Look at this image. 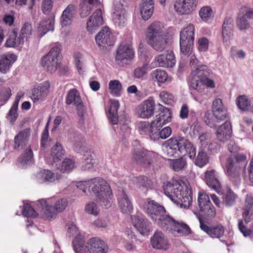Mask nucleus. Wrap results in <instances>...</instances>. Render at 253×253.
<instances>
[{
    "label": "nucleus",
    "instance_id": "nucleus-1",
    "mask_svg": "<svg viewBox=\"0 0 253 253\" xmlns=\"http://www.w3.org/2000/svg\"><path fill=\"white\" fill-rule=\"evenodd\" d=\"M144 210L154 222L166 232L175 236L190 234L189 227L182 221L175 220L166 213L165 208L153 200L148 201Z\"/></svg>",
    "mask_w": 253,
    "mask_h": 253
},
{
    "label": "nucleus",
    "instance_id": "nucleus-2",
    "mask_svg": "<svg viewBox=\"0 0 253 253\" xmlns=\"http://www.w3.org/2000/svg\"><path fill=\"white\" fill-rule=\"evenodd\" d=\"M76 186L87 196L94 195L103 207H111L113 196L110 186L105 180L95 178L88 181H79Z\"/></svg>",
    "mask_w": 253,
    "mask_h": 253
},
{
    "label": "nucleus",
    "instance_id": "nucleus-3",
    "mask_svg": "<svg viewBox=\"0 0 253 253\" xmlns=\"http://www.w3.org/2000/svg\"><path fill=\"white\" fill-rule=\"evenodd\" d=\"M188 184L177 177H173L165 186V194L174 203L188 208L192 202L191 190Z\"/></svg>",
    "mask_w": 253,
    "mask_h": 253
},
{
    "label": "nucleus",
    "instance_id": "nucleus-4",
    "mask_svg": "<svg viewBox=\"0 0 253 253\" xmlns=\"http://www.w3.org/2000/svg\"><path fill=\"white\" fill-rule=\"evenodd\" d=\"M148 44L155 50L161 52L167 45V36L164 25L159 21H154L149 25L146 30Z\"/></svg>",
    "mask_w": 253,
    "mask_h": 253
},
{
    "label": "nucleus",
    "instance_id": "nucleus-5",
    "mask_svg": "<svg viewBox=\"0 0 253 253\" xmlns=\"http://www.w3.org/2000/svg\"><path fill=\"white\" fill-rule=\"evenodd\" d=\"M211 71L208 66H202L199 69L191 71L188 80L189 87L198 92H204L206 87L214 88L215 84L210 78Z\"/></svg>",
    "mask_w": 253,
    "mask_h": 253
},
{
    "label": "nucleus",
    "instance_id": "nucleus-6",
    "mask_svg": "<svg viewBox=\"0 0 253 253\" xmlns=\"http://www.w3.org/2000/svg\"><path fill=\"white\" fill-rule=\"evenodd\" d=\"M76 253H106L108 250L107 243L98 237L89 239L85 244L84 236H78L73 241Z\"/></svg>",
    "mask_w": 253,
    "mask_h": 253
},
{
    "label": "nucleus",
    "instance_id": "nucleus-7",
    "mask_svg": "<svg viewBox=\"0 0 253 253\" xmlns=\"http://www.w3.org/2000/svg\"><path fill=\"white\" fill-rule=\"evenodd\" d=\"M37 211L46 219H55L57 213L64 211L68 206V201L64 198L41 199L38 201Z\"/></svg>",
    "mask_w": 253,
    "mask_h": 253
},
{
    "label": "nucleus",
    "instance_id": "nucleus-8",
    "mask_svg": "<svg viewBox=\"0 0 253 253\" xmlns=\"http://www.w3.org/2000/svg\"><path fill=\"white\" fill-rule=\"evenodd\" d=\"M61 45L56 44L42 59V66L48 72H55L59 66V57L61 51Z\"/></svg>",
    "mask_w": 253,
    "mask_h": 253
},
{
    "label": "nucleus",
    "instance_id": "nucleus-9",
    "mask_svg": "<svg viewBox=\"0 0 253 253\" xmlns=\"http://www.w3.org/2000/svg\"><path fill=\"white\" fill-rule=\"evenodd\" d=\"M156 155L151 152L141 148H137L133 150L132 159L137 164L145 168H153Z\"/></svg>",
    "mask_w": 253,
    "mask_h": 253
},
{
    "label": "nucleus",
    "instance_id": "nucleus-10",
    "mask_svg": "<svg viewBox=\"0 0 253 253\" xmlns=\"http://www.w3.org/2000/svg\"><path fill=\"white\" fill-rule=\"evenodd\" d=\"M174 138L179 155L188 156L191 159L195 157L196 149L190 140L182 137Z\"/></svg>",
    "mask_w": 253,
    "mask_h": 253
},
{
    "label": "nucleus",
    "instance_id": "nucleus-11",
    "mask_svg": "<svg viewBox=\"0 0 253 253\" xmlns=\"http://www.w3.org/2000/svg\"><path fill=\"white\" fill-rule=\"evenodd\" d=\"M135 51L132 45L129 44H120L116 51L115 60L117 64L123 65L134 56Z\"/></svg>",
    "mask_w": 253,
    "mask_h": 253
},
{
    "label": "nucleus",
    "instance_id": "nucleus-12",
    "mask_svg": "<svg viewBox=\"0 0 253 253\" xmlns=\"http://www.w3.org/2000/svg\"><path fill=\"white\" fill-rule=\"evenodd\" d=\"M112 19L114 23L117 27H123L126 24V9L118 0L114 1Z\"/></svg>",
    "mask_w": 253,
    "mask_h": 253
},
{
    "label": "nucleus",
    "instance_id": "nucleus-13",
    "mask_svg": "<svg viewBox=\"0 0 253 253\" xmlns=\"http://www.w3.org/2000/svg\"><path fill=\"white\" fill-rule=\"evenodd\" d=\"M253 20V9L248 7H242L237 16V26L240 30H246L250 27V21Z\"/></svg>",
    "mask_w": 253,
    "mask_h": 253
},
{
    "label": "nucleus",
    "instance_id": "nucleus-14",
    "mask_svg": "<svg viewBox=\"0 0 253 253\" xmlns=\"http://www.w3.org/2000/svg\"><path fill=\"white\" fill-rule=\"evenodd\" d=\"M31 133V130L29 127L20 130L14 138L12 145L13 149L17 151L23 149L28 143Z\"/></svg>",
    "mask_w": 253,
    "mask_h": 253
},
{
    "label": "nucleus",
    "instance_id": "nucleus-15",
    "mask_svg": "<svg viewBox=\"0 0 253 253\" xmlns=\"http://www.w3.org/2000/svg\"><path fill=\"white\" fill-rule=\"evenodd\" d=\"M155 108V101L153 98L150 97L138 106L136 114L140 118L148 119L153 115Z\"/></svg>",
    "mask_w": 253,
    "mask_h": 253
},
{
    "label": "nucleus",
    "instance_id": "nucleus-16",
    "mask_svg": "<svg viewBox=\"0 0 253 253\" xmlns=\"http://www.w3.org/2000/svg\"><path fill=\"white\" fill-rule=\"evenodd\" d=\"M96 43L100 46L106 47L114 44L113 35L110 29L107 27H104L97 34L95 37Z\"/></svg>",
    "mask_w": 253,
    "mask_h": 253
},
{
    "label": "nucleus",
    "instance_id": "nucleus-17",
    "mask_svg": "<svg viewBox=\"0 0 253 253\" xmlns=\"http://www.w3.org/2000/svg\"><path fill=\"white\" fill-rule=\"evenodd\" d=\"M154 61L156 66L164 67H172L176 62L174 54L171 50H167L164 53L158 55Z\"/></svg>",
    "mask_w": 253,
    "mask_h": 253
},
{
    "label": "nucleus",
    "instance_id": "nucleus-18",
    "mask_svg": "<svg viewBox=\"0 0 253 253\" xmlns=\"http://www.w3.org/2000/svg\"><path fill=\"white\" fill-rule=\"evenodd\" d=\"M71 141L73 143V149L76 152L82 154L85 157L91 156V151L87 148L85 140L80 134H75L73 138H71Z\"/></svg>",
    "mask_w": 253,
    "mask_h": 253
},
{
    "label": "nucleus",
    "instance_id": "nucleus-19",
    "mask_svg": "<svg viewBox=\"0 0 253 253\" xmlns=\"http://www.w3.org/2000/svg\"><path fill=\"white\" fill-rule=\"evenodd\" d=\"M104 23L102 11L97 9L89 18L86 23V29L91 33L95 31Z\"/></svg>",
    "mask_w": 253,
    "mask_h": 253
},
{
    "label": "nucleus",
    "instance_id": "nucleus-20",
    "mask_svg": "<svg viewBox=\"0 0 253 253\" xmlns=\"http://www.w3.org/2000/svg\"><path fill=\"white\" fill-rule=\"evenodd\" d=\"M212 111L217 122L222 121L227 117V109L223 104L220 98H216L213 100L212 104Z\"/></svg>",
    "mask_w": 253,
    "mask_h": 253
},
{
    "label": "nucleus",
    "instance_id": "nucleus-21",
    "mask_svg": "<svg viewBox=\"0 0 253 253\" xmlns=\"http://www.w3.org/2000/svg\"><path fill=\"white\" fill-rule=\"evenodd\" d=\"M151 242L152 247L156 249L166 250L170 246L168 239L160 231H156L154 233L151 239Z\"/></svg>",
    "mask_w": 253,
    "mask_h": 253
},
{
    "label": "nucleus",
    "instance_id": "nucleus-22",
    "mask_svg": "<svg viewBox=\"0 0 253 253\" xmlns=\"http://www.w3.org/2000/svg\"><path fill=\"white\" fill-rule=\"evenodd\" d=\"M156 127L153 121L151 124L148 121H144L139 123L138 130L141 135L149 136L151 140L155 141L157 136L155 132Z\"/></svg>",
    "mask_w": 253,
    "mask_h": 253
},
{
    "label": "nucleus",
    "instance_id": "nucleus-23",
    "mask_svg": "<svg viewBox=\"0 0 253 253\" xmlns=\"http://www.w3.org/2000/svg\"><path fill=\"white\" fill-rule=\"evenodd\" d=\"M54 21L55 14L54 13H52L48 16V17L41 21L38 28V32L40 37L43 36L48 31L53 30Z\"/></svg>",
    "mask_w": 253,
    "mask_h": 253
},
{
    "label": "nucleus",
    "instance_id": "nucleus-24",
    "mask_svg": "<svg viewBox=\"0 0 253 253\" xmlns=\"http://www.w3.org/2000/svg\"><path fill=\"white\" fill-rule=\"evenodd\" d=\"M49 86V84L48 82H44L35 87L32 90L31 96V99L33 102L43 100L48 93Z\"/></svg>",
    "mask_w": 253,
    "mask_h": 253
},
{
    "label": "nucleus",
    "instance_id": "nucleus-25",
    "mask_svg": "<svg viewBox=\"0 0 253 253\" xmlns=\"http://www.w3.org/2000/svg\"><path fill=\"white\" fill-rule=\"evenodd\" d=\"M196 0H176L174 7L176 11L181 14L190 13L196 6Z\"/></svg>",
    "mask_w": 253,
    "mask_h": 253
},
{
    "label": "nucleus",
    "instance_id": "nucleus-26",
    "mask_svg": "<svg viewBox=\"0 0 253 253\" xmlns=\"http://www.w3.org/2000/svg\"><path fill=\"white\" fill-rule=\"evenodd\" d=\"M131 220L134 226L141 234H147L150 232L149 223L143 217L137 215H132Z\"/></svg>",
    "mask_w": 253,
    "mask_h": 253
},
{
    "label": "nucleus",
    "instance_id": "nucleus-27",
    "mask_svg": "<svg viewBox=\"0 0 253 253\" xmlns=\"http://www.w3.org/2000/svg\"><path fill=\"white\" fill-rule=\"evenodd\" d=\"M117 199L119 208L122 212L129 213L132 211L131 202L125 191H121Z\"/></svg>",
    "mask_w": 253,
    "mask_h": 253
},
{
    "label": "nucleus",
    "instance_id": "nucleus-28",
    "mask_svg": "<svg viewBox=\"0 0 253 253\" xmlns=\"http://www.w3.org/2000/svg\"><path fill=\"white\" fill-rule=\"evenodd\" d=\"M100 4L99 0H80V12L82 17L87 16L92 9Z\"/></svg>",
    "mask_w": 253,
    "mask_h": 253
},
{
    "label": "nucleus",
    "instance_id": "nucleus-29",
    "mask_svg": "<svg viewBox=\"0 0 253 253\" xmlns=\"http://www.w3.org/2000/svg\"><path fill=\"white\" fill-rule=\"evenodd\" d=\"M200 221L201 229L206 232L211 237L219 238L223 235L224 229L221 224L210 227L204 222H202L201 220Z\"/></svg>",
    "mask_w": 253,
    "mask_h": 253
},
{
    "label": "nucleus",
    "instance_id": "nucleus-30",
    "mask_svg": "<svg viewBox=\"0 0 253 253\" xmlns=\"http://www.w3.org/2000/svg\"><path fill=\"white\" fill-rule=\"evenodd\" d=\"M139 8L142 19L144 20H147L153 13L154 1L153 0H142Z\"/></svg>",
    "mask_w": 253,
    "mask_h": 253
},
{
    "label": "nucleus",
    "instance_id": "nucleus-31",
    "mask_svg": "<svg viewBox=\"0 0 253 253\" xmlns=\"http://www.w3.org/2000/svg\"><path fill=\"white\" fill-rule=\"evenodd\" d=\"M232 129L230 123L226 121L218 129L216 133L217 139L221 142L227 141L231 137Z\"/></svg>",
    "mask_w": 253,
    "mask_h": 253
},
{
    "label": "nucleus",
    "instance_id": "nucleus-32",
    "mask_svg": "<svg viewBox=\"0 0 253 253\" xmlns=\"http://www.w3.org/2000/svg\"><path fill=\"white\" fill-rule=\"evenodd\" d=\"M16 60L14 54H7L0 57V72L6 74L9 70L11 64Z\"/></svg>",
    "mask_w": 253,
    "mask_h": 253
},
{
    "label": "nucleus",
    "instance_id": "nucleus-33",
    "mask_svg": "<svg viewBox=\"0 0 253 253\" xmlns=\"http://www.w3.org/2000/svg\"><path fill=\"white\" fill-rule=\"evenodd\" d=\"M75 12V6L73 4H69L63 11L60 17V23L62 27H65L71 24Z\"/></svg>",
    "mask_w": 253,
    "mask_h": 253
},
{
    "label": "nucleus",
    "instance_id": "nucleus-34",
    "mask_svg": "<svg viewBox=\"0 0 253 253\" xmlns=\"http://www.w3.org/2000/svg\"><path fill=\"white\" fill-rule=\"evenodd\" d=\"M238 196L229 187H227L222 193V203L226 207L233 206L237 201Z\"/></svg>",
    "mask_w": 253,
    "mask_h": 253
},
{
    "label": "nucleus",
    "instance_id": "nucleus-35",
    "mask_svg": "<svg viewBox=\"0 0 253 253\" xmlns=\"http://www.w3.org/2000/svg\"><path fill=\"white\" fill-rule=\"evenodd\" d=\"M160 106L163 108V111L159 114V116H157L155 120L153 121V124L159 126H162V125L169 123L171 120V114L169 110L162 105Z\"/></svg>",
    "mask_w": 253,
    "mask_h": 253
},
{
    "label": "nucleus",
    "instance_id": "nucleus-36",
    "mask_svg": "<svg viewBox=\"0 0 253 253\" xmlns=\"http://www.w3.org/2000/svg\"><path fill=\"white\" fill-rule=\"evenodd\" d=\"M17 162L22 168H25L33 163V153L30 147L22 153L18 158Z\"/></svg>",
    "mask_w": 253,
    "mask_h": 253
},
{
    "label": "nucleus",
    "instance_id": "nucleus-37",
    "mask_svg": "<svg viewBox=\"0 0 253 253\" xmlns=\"http://www.w3.org/2000/svg\"><path fill=\"white\" fill-rule=\"evenodd\" d=\"M195 28L193 25L188 24L181 31L180 41L194 42Z\"/></svg>",
    "mask_w": 253,
    "mask_h": 253
},
{
    "label": "nucleus",
    "instance_id": "nucleus-38",
    "mask_svg": "<svg viewBox=\"0 0 253 253\" xmlns=\"http://www.w3.org/2000/svg\"><path fill=\"white\" fill-rule=\"evenodd\" d=\"M110 106L109 110V117L113 125L118 123V110L120 105L119 101L115 99H110Z\"/></svg>",
    "mask_w": 253,
    "mask_h": 253
},
{
    "label": "nucleus",
    "instance_id": "nucleus-39",
    "mask_svg": "<svg viewBox=\"0 0 253 253\" xmlns=\"http://www.w3.org/2000/svg\"><path fill=\"white\" fill-rule=\"evenodd\" d=\"M24 40L19 36L17 37V33L15 31H13L10 34L8 38L5 43L6 46L14 47L18 46L24 43Z\"/></svg>",
    "mask_w": 253,
    "mask_h": 253
},
{
    "label": "nucleus",
    "instance_id": "nucleus-40",
    "mask_svg": "<svg viewBox=\"0 0 253 253\" xmlns=\"http://www.w3.org/2000/svg\"><path fill=\"white\" fill-rule=\"evenodd\" d=\"M82 100L78 90L76 88L70 89L66 97V104L70 105L72 104L76 105Z\"/></svg>",
    "mask_w": 253,
    "mask_h": 253
},
{
    "label": "nucleus",
    "instance_id": "nucleus-41",
    "mask_svg": "<svg viewBox=\"0 0 253 253\" xmlns=\"http://www.w3.org/2000/svg\"><path fill=\"white\" fill-rule=\"evenodd\" d=\"M64 154V151L61 144L59 143L54 145L51 149V156L52 157L53 163H56L63 158Z\"/></svg>",
    "mask_w": 253,
    "mask_h": 253
},
{
    "label": "nucleus",
    "instance_id": "nucleus-42",
    "mask_svg": "<svg viewBox=\"0 0 253 253\" xmlns=\"http://www.w3.org/2000/svg\"><path fill=\"white\" fill-rule=\"evenodd\" d=\"M61 175H36V179L40 184L55 183L61 179Z\"/></svg>",
    "mask_w": 253,
    "mask_h": 253
},
{
    "label": "nucleus",
    "instance_id": "nucleus-43",
    "mask_svg": "<svg viewBox=\"0 0 253 253\" xmlns=\"http://www.w3.org/2000/svg\"><path fill=\"white\" fill-rule=\"evenodd\" d=\"M205 181L207 185L218 193L221 190V184L214 175H205Z\"/></svg>",
    "mask_w": 253,
    "mask_h": 253
},
{
    "label": "nucleus",
    "instance_id": "nucleus-44",
    "mask_svg": "<svg viewBox=\"0 0 253 253\" xmlns=\"http://www.w3.org/2000/svg\"><path fill=\"white\" fill-rule=\"evenodd\" d=\"M168 145L165 147L164 151L169 157H172L175 155H179L175 144V138H171L168 141Z\"/></svg>",
    "mask_w": 253,
    "mask_h": 253
},
{
    "label": "nucleus",
    "instance_id": "nucleus-45",
    "mask_svg": "<svg viewBox=\"0 0 253 253\" xmlns=\"http://www.w3.org/2000/svg\"><path fill=\"white\" fill-rule=\"evenodd\" d=\"M199 15L202 21L208 22L213 17V12L210 6H204L200 8Z\"/></svg>",
    "mask_w": 253,
    "mask_h": 253
},
{
    "label": "nucleus",
    "instance_id": "nucleus-46",
    "mask_svg": "<svg viewBox=\"0 0 253 253\" xmlns=\"http://www.w3.org/2000/svg\"><path fill=\"white\" fill-rule=\"evenodd\" d=\"M201 215L207 218L213 217L215 215L216 211L214 207L211 203L199 207Z\"/></svg>",
    "mask_w": 253,
    "mask_h": 253
},
{
    "label": "nucleus",
    "instance_id": "nucleus-47",
    "mask_svg": "<svg viewBox=\"0 0 253 253\" xmlns=\"http://www.w3.org/2000/svg\"><path fill=\"white\" fill-rule=\"evenodd\" d=\"M151 76L154 81L161 83H165L168 77L167 72L160 69L153 71L151 73Z\"/></svg>",
    "mask_w": 253,
    "mask_h": 253
},
{
    "label": "nucleus",
    "instance_id": "nucleus-48",
    "mask_svg": "<svg viewBox=\"0 0 253 253\" xmlns=\"http://www.w3.org/2000/svg\"><path fill=\"white\" fill-rule=\"evenodd\" d=\"M193 42L180 41V53L182 56H189L193 51Z\"/></svg>",
    "mask_w": 253,
    "mask_h": 253
},
{
    "label": "nucleus",
    "instance_id": "nucleus-49",
    "mask_svg": "<svg viewBox=\"0 0 253 253\" xmlns=\"http://www.w3.org/2000/svg\"><path fill=\"white\" fill-rule=\"evenodd\" d=\"M109 89L111 94L114 96H119L122 89V85L118 80H111L109 83Z\"/></svg>",
    "mask_w": 253,
    "mask_h": 253
},
{
    "label": "nucleus",
    "instance_id": "nucleus-50",
    "mask_svg": "<svg viewBox=\"0 0 253 253\" xmlns=\"http://www.w3.org/2000/svg\"><path fill=\"white\" fill-rule=\"evenodd\" d=\"M236 104L238 107L243 111H247L251 107V101L245 95L238 97L236 99Z\"/></svg>",
    "mask_w": 253,
    "mask_h": 253
},
{
    "label": "nucleus",
    "instance_id": "nucleus-51",
    "mask_svg": "<svg viewBox=\"0 0 253 253\" xmlns=\"http://www.w3.org/2000/svg\"><path fill=\"white\" fill-rule=\"evenodd\" d=\"M33 32L31 24L26 22L23 24L21 29V33L19 36L20 37H22L23 40L25 39L26 41H28L31 38Z\"/></svg>",
    "mask_w": 253,
    "mask_h": 253
},
{
    "label": "nucleus",
    "instance_id": "nucleus-52",
    "mask_svg": "<svg viewBox=\"0 0 253 253\" xmlns=\"http://www.w3.org/2000/svg\"><path fill=\"white\" fill-rule=\"evenodd\" d=\"M76 166L73 161L70 159H65L62 163L60 167L57 169H60L62 173H69L75 168Z\"/></svg>",
    "mask_w": 253,
    "mask_h": 253
},
{
    "label": "nucleus",
    "instance_id": "nucleus-53",
    "mask_svg": "<svg viewBox=\"0 0 253 253\" xmlns=\"http://www.w3.org/2000/svg\"><path fill=\"white\" fill-rule=\"evenodd\" d=\"M209 162V158L206 152L200 150L195 160V164L200 168L205 166Z\"/></svg>",
    "mask_w": 253,
    "mask_h": 253
},
{
    "label": "nucleus",
    "instance_id": "nucleus-54",
    "mask_svg": "<svg viewBox=\"0 0 253 253\" xmlns=\"http://www.w3.org/2000/svg\"><path fill=\"white\" fill-rule=\"evenodd\" d=\"M187 165L186 161L182 158L173 160L170 163V167L175 171L184 169Z\"/></svg>",
    "mask_w": 253,
    "mask_h": 253
},
{
    "label": "nucleus",
    "instance_id": "nucleus-55",
    "mask_svg": "<svg viewBox=\"0 0 253 253\" xmlns=\"http://www.w3.org/2000/svg\"><path fill=\"white\" fill-rule=\"evenodd\" d=\"M161 127L162 126H157L156 127V130H155V132L157 136V138H156V140L159 139V138L165 139L169 137L171 133V130L169 127H165L160 131V127Z\"/></svg>",
    "mask_w": 253,
    "mask_h": 253
},
{
    "label": "nucleus",
    "instance_id": "nucleus-56",
    "mask_svg": "<svg viewBox=\"0 0 253 253\" xmlns=\"http://www.w3.org/2000/svg\"><path fill=\"white\" fill-rule=\"evenodd\" d=\"M198 202L199 207H202L206 205L211 203L209 196L204 190H201L198 193Z\"/></svg>",
    "mask_w": 253,
    "mask_h": 253
},
{
    "label": "nucleus",
    "instance_id": "nucleus-57",
    "mask_svg": "<svg viewBox=\"0 0 253 253\" xmlns=\"http://www.w3.org/2000/svg\"><path fill=\"white\" fill-rule=\"evenodd\" d=\"M67 235L69 236H75L73 241L78 236H83L80 234L76 225L72 222H69L67 224Z\"/></svg>",
    "mask_w": 253,
    "mask_h": 253
},
{
    "label": "nucleus",
    "instance_id": "nucleus-58",
    "mask_svg": "<svg viewBox=\"0 0 253 253\" xmlns=\"http://www.w3.org/2000/svg\"><path fill=\"white\" fill-rule=\"evenodd\" d=\"M238 225L239 230L245 237L249 236L251 238H253V229H248L244 225L242 219L238 220Z\"/></svg>",
    "mask_w": 253,
    "mask_h": 253
},
{
    "label": "nucleus",
    "instance_id": "nucleus-59",
    "mask_svg": "<svg viewBox=\"0 0 253 253\" xmlns=\"http://www.w3.org/2000/svg\"><path fill=\"white\" fill-rule=\"evenodd\" d=\"M230 55L234 59H243L246 56L245 51L242 49H238L235 46H232L231 48Z\"/></svg>",
    "mask_w": 253,
    "mask_h": 253
},
{
    "label": "nucleus",
    "instance_id": "nucleus-60",
    "mask_svg": "<svg viewBox=\"0 0 253 253\" xmlns=\"http://www.w3.org/2000/svg\"><path fill=\"white\" fill-rule=\"evenodd\" d=\"M22 214L24 216L27 217H36L38 215L37 211L34 210L31 205L28 203L24 204Z\"/></svg>",
    "mask_w": 253,
    "mask_h": 253
},
{
    "label": "nucleus",
    "instance_id": "nucleus-61",
    "mask_svg": "<svg viewBox=\"0 0 253 253\" xmlns=\"http://www.w3.org/2000/svg\"><path fill=\"white\" fill-rule=\"evenodd\" d=\"M53 0H43L42 4V10L45 14L50 15L53 7ZM52 12H51L52 13Z\"/></svg>",
    "mask_w": 253,
    "mask_h": 253
},
{
    "label": "nucleus",
    "instance_id": "nucleus-62",
    "mask_svg": "<svg viewBox=\"0 0 253 253\" xmlns=\"http://www.w3.org/2000/svg\"><path fill=\"white\" fill-rule=\"evenodd\" d=\"M84 211L86 213L94 215H97L99 213L98 208L94 202L87 204L85 206Z\"/></svg>",
    "mask_w": 253,
    "mask_h": 253
},
{
    "label": "nucleus",
    "instance_id": "nucleus-63",
    "mask_svg": "<svg viewBox=\"0 0 253 253\" xmlns=\"http://www.w3.org/2000/svg\"><path fill=\"white\" fill-rule=\"evenodd\" d=\"M239 169L238 167L234 166L233 160L231 158H228L227 159L225 170L227 173L239 172Z\"/></svg>",
    "mask_w": 253,
    "mask_h": 253
},
{
    "label": "nucleus",
    "instance_id": "nucleus-64",
    "mask_svg": "<svg viewBox=\"0 0 253 253\" xmlns=\"http://www.w3.org/2000/svg\"><path fill=\"white\" fill-rule=\"evenodd\" d=\"M209 42L205 37L200 38L198 40V49L200 51L205 52L209 47Z\"/></svg>",
    "mask_w": 253,
    "mask_h": 253
}]
</instances>
